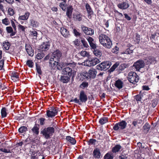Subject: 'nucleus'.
I'll use <instances>...</instances> for the list:
<instances>
[{"label":"nucleus","instance_id":"obj_1","mask_svg":"<svg viewBox=\"0 0 159 159\" xmlns=\"http://www.w3.org/2000/svg\"><path fill=\"white\" fill-rule=\"evenodd\" d=\"M56 127L54 125L43 127L40 130V134L46 139H50L55 133Z\"/></svg>","mask_w":159,"mask_h":159},{"label":"nucleus","instance_id":"obj_2","mask_svg":"<svg viewBox=\"0 0 159 159\" xmlns=\"http://www.w3.org/2000/svg\"><path fill=\"white\" fill-rule=\"evenodd\" d=\"M97 73V71L96 70L92 68L90 69L88 72L85 71H82L80 74V75L82 78V80H87L95 78Z\"/></svg>","mask_w":159,"mask_h":159},{"label":"nucleus","instance_id":"obj_3","mask_svg":"<svg viewBox=\"0 0 159 159\" xmlns=\"http://www.w3.org/2000/svg\"><path fill=\"white\" fill-rule=\"evenodd\" d=\"M79 97V99H78L77 98H75L74 99H71L70 102H74L75 103H78L79 105H81L82 103H85L88 100L87 95L84 90L80 91Z\"/></svg>","mask_w":159,"mask_h":159},{"label":"nucleus","instance_id":"obj_4","mask_svg":"<svg viewBox=\"0 0 159 159\" xmlns=\"http://www.w3.org/2000/svg\"><path fill=\"white\" fill-rule=\"evenodd\" d=\"M128 81L133 84H135L139 80V76L137 73L134 71H130L128 74Z\"/></svg>","mask_w":159,"mask_h":159},{"label":"nucleus","instance_id":"obj_5","mask_svg":"<svg viewBox=\"0 0 159 159\" xmlns=\"http://www.w3.org/2000/svg\"><path fill=\"white\" fill-rule=\"evenodd\" d=\"M111 65V62L107 60L97 65L96 68L98 70L105 71L109 69Z\"/></svg>","mask_w":159,"mask_h":159},{"label":"nucleus","instance_id":"obj_6","mask_svg":"<svg viewBox=\"0 0 159 159\" xmlns=\"http://www.w3.org/2000/svg\"><path fill=\"white\" fill-rule=\"evenodd\" d=\"M57 61H59V62L55 60H50L49 63L52 68L54 69L57 67L58 70H60L62 68L63 65L59 62L60 60H57Z\"/></svg>","mask_w":159,"mask_h":159},{"label":"nucleus","instance_id":"obj_7","mask_svg":"<svg viewBox=\"0 0 159 159\" xmlns=\"http://www.w3.org/2000/svg\"><path fill=\"white\" fill-rule=\"evenodd\" d=\"M62 72L64 75H67L70 76L72 75L74 76L75 74V72H74V70L73 71L72 69L69 67H66L63 69Z\"/></svg>","mask_w":159,"mask_h":159},{"label":"nucleus","instance_id":"obj_8","mask_svg":"<svg viewBox=\"0 0 159 159\" xmlns=\"http://www.w3.org/2000/svg\"><path fill=\"white\" fill-rule=\"evenodd\" d=\"M145 66V63L143 60H137L134 62L133 66L136 69L137 71H139V70L143 68Z\"/></svg>","mask_w":159,"mask_h":159},{"label":"nucleus","instance_id":"obj_9","mask_svg":"<svg viewBox=\"0 0 159 159\" xmlns=\"http://www.w3.org/2000/svg\"><path fill=\"white\" fill-rule=\"evenodd\" d=\"M51 44V42L48 41L43 42L40 46L39 50L42 52H45L48 50L50 48Z\"/></svg>","mask_w":159,"mask_h":159},{"label":"nucleus","instance_id":"obj_10","mask_svg":"<svg viewBox=\"0 0 159 159\" xmlns=\"http://www.w3.org/2000/svg\"><path fill=\"white\" fill-rule=\"evenodd\" d=\"M62 53L61 52L58 50H57L54 51L51 56V59H56L59 60L61 59Z\"/></svg>","mask_w":159,"mask_h":159},{"label":"nucleus","instance_id":"obj_11","mask_svg":"<svg viewBox=\"0 0 159 159\" xmlns=\"http://www.w3.org/2000/svg\"><path fill=\"white\" fill-rule=\"evenodd\" d=\"M39 125L36 123L34 124V126L31 129V131L32 132L33 135L35 136H37L39 132Z\"/></svg>","mask_w":159,"mask_h":159},{"label":"nucleus","instance_id":"obj_12","mask_svg":"<svg viewBox=\"0 0 159 159\" xmlns=\"http://www.w3.org/2000/svg\"><path fill=\"white\" fill-rule=\"evenodd\" d=\"M25 50L28 55L32 57L34 55V50L29 44H26L25 46Z\"/></svg>","mask_w":159,"mask_h":159},{"label":"nucleus","instance_id":"obj_13","mask_svg":"<svg viewBox=\"0 0 159 159\" xmlns=\"http://www.w3.org/2000/svg\"><path fill=\"white\" fill-rule=\"evenodd\" d=\"M87 40L89 43L91 49L94 50L97 49V46L96 44L94 43L93 39L91 37H89L87 39Z\"/></svg>","mask_w":159,"mask_h":159},{"label":"nucleus","instance_id":"obj_14","mask_svg":"<svg viewBox=\"0 0 159 159\" xmlns=\"http://www.w3.org/2000/svg\"><path fill=\"white\" fill-rule=\"evenodd\" d=\"M129 66V64H122L117 68L116 71L118 73H120L123 71L125 68L128 67Z\"/></svg>","mask_w":159,"mask_h":159},{"label":"nucleus","instance_id":"obj_15","mask_svg":"<svg viewBox=\"0 0 159 159\" xmlns=\"http://www.w3.org/2000/svg\"><path fill=\"white\" fill-rule=\"evenodd\" d=\"M97 60H84V65L86 66H91L96 65Z\"/></svg>","mask_w":159,"mask_h":159},{"label":"nucleus","instance_id":"obj_16","mask_svg":"<svg viewBox=\"0 0 159 159\" xmlns=\"http://www.w3.org/2000/svg\"><path fill=\"white\" fill-rule=\"evenodd\" d=\"M118 7L122 9H125L128 8L129 5L127 1L121 3H119L117 5Z\"/></svg>","mask_w":159,"mask_h":159},{"label":"nucleus","instance_id":"obj_17","mask_svg":"<svg viewBox=\"0 0 159 159\" xmlns=\"http://www.w3.org/2000/svg\"><path fill=\"white\" fill-rule=\"evenodd\" d=\"M11 77L12 80H15V81L19 80L20 73L15 71L10 72Z\"/></svg>","mask_w":159,"mask_h":159},{"label":"nucleus","instance_id":"obj_18","mask_svg":"<svg viewBox=\"0 0 159 159\" xmlns=\"http://www.w3.org/2000/svg\"><path fill=\"white\" fill-rule=\"evenodd\" d=\"M93 155L94 157L97 159H99L100 158L101 153L99 149L98 148H96L94 149Z\"/></svg>","mask_w":159,"mask_h":159},{"label":"nucleus","instance_id":"obj_19","mask_svg":"<svg viewBox=\"0 0 159 159\" xmlns=\"http://www.w3.org/2000/svg\"><path fill=\"white\" fill-rule=\"evenodd\" d=\"M104 47L107 48H110L112 45V42L109 38V40H106L104 42L101 43Z\"/></svg>","mask_w":159,"mask_h":159},{"label":"nucleus","instance_id":"obj_20","mask_svg":"<svg viewBox=\"0 0 159 159\" xmlns=\"http://www.w3.org/2000/svg\"><path fill=\"white\" fill-rule=\"evenodd\" d=\"M109 38L108 36L103 34H101L99 36V41L100 43L104 42L106 40H109Z\"/></svg>","mask_w":159,"mask_h":159},{"label":"nucleus","instance_id":"obj_21","mask_svg":"<svg viewBox=\"0 0 159 159\" xmlns=\"http://www.w3.org/2000/svg\"><path fill=\"white\" fill-rule=\"evenodd\" d=\"M71 76L67 75H64L61 76L60 81L64 83H68L69 81Z\"/></svg>","mask_w":159,"mask_h":159},{"label":"nucleus","instance_id":"obj_22","mask_svg":"<svg viewBox=\"0 0 159 159\" xmlns=\"http://www.w3.org/2000/svg\"><path fill=\"white\" fill-rule=\"evenodd\" d=\"M61 34L65 37H68L69 35V31L64 27L61 28Z\"/></svg>","mask_w":159,"mask_h":159},{"label":"nucleus","instance_id":"obj_23","mask_svg":"<svg viewBox=\"0 0 159 159\" xmlns=\"http://www.w3.org/2000/svg\"><path fill=\"white\" fill-rule=\"evenodd\" d=\"M73 16L75 20L80 21L82 20V15L80 14L74 13Z\"/></svg>","mask_w":159,"mask_h":159},{"label":"nucleus","instance_id":"obj_24","mask_svg":"<svg viewBox=\"0 0 159 159\" xmlns=\"http://www.w3.org/2000/svg\"><path fill=\"white\" fill-rule=\"evenodd\" d=\"M123 84V82L119 79L117 80L115 84V86L119 89L122 88Z\"/></svg>","mask_w":159,"mask_h":159},{"label":"nucleus","instance_id":"obj_25","mask_svg":"<svg viewBox=\"0 0 159 159\" xmlns=\"http://www.w3.org/2000/svg\"><path fill=\"white\" fill-rule=\"evenodd\" d=\"M41 62V61L40 62L38 61L37 62H35L36 71L37 73L39 75H42V73L40 67V63Z\"/></svg>","mask_w":159,"mask_h":159},{"label":"nucleus","instance_id":"obj_26","mask_svg":"<svg viewBox=\"0 0 159 159\" xmlns=\"http://www.w3.org/2000/svg\"><path fill=\"white\" fill-rule=\"evenodd\" d=\"M118 123L119 125L120 129L123 130L126 128L127 123L125 121L122 120Z\"/></svg>","mask_w":159,"mask_h":159},{"label":"nucleus","instance_id":"obj_27","mask_svg":"<svg viewBox=\"0 0 159 159\" xmlns=\"http://www.w3.org/2000/svg\"><path fill=\"white\" fill-rule=\"evenodd\" d=\"M151 128V126L149 123L146 122L143 127V131H144L146 132V133H147L149 131Z\"/></svg>","mask_w":159,"mask_h":159},{"label":"nucleus","instance_id":"obj_28","mask_svg":"<svg viewBox=\"0 0 159 159\" xmlns=\"http://www.w3.org/2000/svg\"><path fill=\"white\" fill-rule=\"evenodd\" d=\"M66 139L73 145H74L76 143V141L75 139L74 138L71 137L70 136H67Z\"/></svg>","mask_w":159,"mask_h":159},{"label":"nucleus","instance_id":"obj_29","mask_svg":"<svg viewBox=\"0 0 159 159\" xmlns=\"http://www.w3.org/2000/svg\"><path fill=\"white\" fill-rule=\"evenodd\" d=\"M143 96V95L142 94H141L140 92L139 94H138L134 97V98L135 100L138 103L139 102H141L142 98Z\"/></svg>","mask_w":159,"mask_h":159},{"label":"nucleus","instance_id":"obj_30","mask_svg":"<svg viewBox=\"0 0 159 159\" xmlns=\"http://www.w3.org/2000/svg\"><path fill=\"white\" fill-rule=\"evenodd\" d=\"M108 119L107 117H104L100 119L99 123L101 125H103L108 122Z\"/></svg>","mask_w":159,"mask_h":159},{"label":"nucleus","instance_id":"obj_31","mask_svg":"<svg viewBox=\"0 0 159 159\" xmlns=\"http://www.w3.org/2000/svg\"><path fill=\"white\" fill-rule=\"evenodd\" d=\"M73 9L72 8V7H69L67 8L66 15L69 18H70L71 17Z\"/></svg>","mask_w":159,"mask_h":159},{"label":"nucleus","instance_id":"obj_32","mask_svg":"<svg viewBox=\"0 0 159 159\" xmlns=\"http://www.w3.org/2000/svg\"><path fill=\"white\" fill-rule=\"evenodd\" d=\"M30 15V13L29 12H26L25 13L24 15L19 16V19L22 20H26L28 19Z\"/></svg>","mask_w":159,"mask_h":159},{"label":"nucleus","instance_id":"obj_33","mask_svg":"<svg viewBox=\"0 0 159 159\" xmlns=\"http://www.w3.org/2000/svg\"><path fill=\"white\" fill-rule=\"evenodd\" d=\"M121 146L119 144H116L113 147L112 149V151L113 153L118 152L121 148Z\"/></svg>","mask_w":159,"mask_h":159},{"label":"nucleus","instance_id":"obj_34","mask_svg":"<svg viewBox=\"0 0 159 159\" xmlns=\"http://www.w3.org/2000/svg\"><path fill=\"white\" fill-rule=\"evenodd\" d=\"M85 7L89 15H91L93 14V12L88 3H87L86 4Z\"/></svg>","mask_w":159,"mask_h":159},{"label":"nucleus","instance_id":"obj_35","mask_svg":"<svg viewBox=\"0 0 159 159\" xmlns=\"http://www.w3.org/2000/svg\"><path fill=\"white\" fill-rule=\"evenodd\" d=\"M2 45L5 49L8 50L9 49L11 44L8 41H5L3 42Z\"/></svg>","mask_w":159,"mask_h":159},{"label":"nucleus","instance_id":"obj_36","mask_svg":"<svg viewBox=\"0 0 159 159\" xmlns=\"http://www.w3.org/2000/svg\"><path fill=\"white\" fill-rule=\"evenodd\" d=\"M89 85L88 82L84 81L80 85L79 87L82 89H86Z\"/></svg>","mask_w":159,"mask_h":159},{"label":"nucleus","instance_id":"obj_37","mask_svg":"<svg viewBox=\"0 0 159 159\" xmlns=\"http://www.w3.org/2000/svg\"><path fill=\"white\" fill-rule=\"evenodd\" d=\"M61 1L63 2L60 3L59 6L63 11H65L66 7V0Z\"/></svg>","mask_w":159,"mask_h":159},{"label":"nucleus","instance_id":"obj_38","mask_svg":"<svg viewBox=\"0 0 159 159\" xmlns=\"http://www.w3.org/2000/svg\"><path fill=\"white\" fill-rule=\"evenodd\" d=\"M120 62L119 61L115 63L109 70L110 72H113L117 67L119 66Z\"/></svg>","mask_w":159,"mask_h":159},{"label":"nucleus","instance_id":"obj_39","mask_svg":"<svg viewBox=\"0 0 159 159\" xmlns=\"http://www.w3.org/2000/svg\"><path fill=\"white\" fill-rule=\"evenodd\" d=\"M1 114L2 118H5L7 116V109L5 107H3L1 110Z\"/></svg>","mask_w":159,"mask_h":159},{"label":"nucleus","instance_id":"obj_40","mask_svg":"<svg viewBox=\"0 0 159 159\" xmlns=\"http://www.w3.org/2000/svg\"><path fill=\"white\" fill-rule=\"evenodd\" d=\"M104 159H113V154L111 152H108L104 156Z\"/></svg>","mask_w":159,"mask_h":159},{"label":"nucleus","instance_id":"obj_41","mask_svg":"<svg viewBox=\"0 0 159 159\" xmlns=\"http://www.w3.org/2000/svg\"><path fill=\"white\" fill-rule=\"evenodd\" d=\"M31 25L33 27H37L39 25V23L34 20L32 19L30 20Z\"/></svg>","mask_w":159,"mask_h":159},{"label":"nucleus","instance_id":"obj_42","mask_svg":"<svg viewBox=\"0 0 159 159\" xmlns=\"http://www.w3.org/2000/svg\"><path fill=\"white\" fill-rule=\"evenodd\" d=\"M46 115L48 117L52 118L54 117L55 116L54 113L53 111L48 110L46 111Z\"/></svg>","mask_w":159,"mask_h":159},{"label":"nucleus","instance_id":"obj_43","mask_svg":"<svg viewBox=\"0 0 159 159\" xmlns=\"http://www.w3.org/2000/svg\"><path fill=\"white\" fill-rule=\"evenodd\" d=\"M87 143L89 145H95L96 142H97V140L94 139H90L89 140L87 141Z\"/></svg>","mask_w":159,"mask_h":159},{"label":"nucleus","instance_id":"obj_44","mask_svg":"<svg viewBox=\"0 0 159 159\" xmlns=\"http://www.w3.org/2000/svg\"><path fill=\"white\" fill-rule=\"evenodd\" d=\"M38 122L39 123V126H43L45 124L46 119L43 117L40 118L38 120Z\"/></svg>","mask_w":159,"mask_h":159},{"label":"nucleus","instance_id":"obj_45","mask_svg":"<svg viewBox=\"0 0 159 159\" xmlns=\"http://www.w3.org/2000/svg\"><path fill=\"white\" fill-rule=\"evenodd\" d=\"M28 130L27 128L25 126L20 127L18 129V131L20 133H23Z\"/></svg>","mask_w":159,"mask_h":159},{"label":"nucleus","instance_id":"obj_46","mask_svg":"<svg viewBox=\"0 0 159 159\" xmlns=\"http://www.w3.org/2000/svg\"><path fill=\"white\" fill-rule=\"evenodd\" d=\"M81 42L84 48H87L89 47L87 42L84 38H81Z\"/></svg>","mask_w":159,"mask_h":159},{"label":"nucleus","instance_id":"obj_47","mask_svg":"<svg viewBox=\"0 0 159 159\" xmlns=\"http://www.w3.org/2000/svg\"><path fill=\"white\" fill-rule=\"evenodd\" d=\"M59 108L57 107H52L51 108V110L53 111L55 116L57 115L58 111H60Z\"/></svg>","mask_w":159,"mask_h":159},{"label":"nucleus","instance_id":"obj_48","mask_svg":"<svg viewBox=\"0 0 159 159\" xmlns=\"http://www.w3.org/2000/svg\"><path fill=\"white\" fill-rule=\"evenodd\" d=\"M45 55V54L42 52L39 53L36 55V57L38 60L42 59Z\"/></svg>","mask_w":159,"mask_h":159},{"label":"nucleus","instance_id":"obj_49","mask_svg":"<svg viewBox=\"0 0 159 159\" xmlns=\"http://www.w3.org/2000/svg\"><path fill=\"white\" fill-rule=\"evenodd\" d=\"M26 65L29 67L32 68L34 67V63L33 62L32 60H27Z\"/></svg>","mask_w":159,"mask_h":159},{"label":"nucleus","instance_id":"obj_50","mask_svg":"<svg viewBox=\"0 0 159 159\" xmlns=\"http://www.w3.org/2000/svg\"><path fill=\"white\" fill-rule=\"evenodd\" d=\"M93 53L94 55L98 57H100L101 55V53L100 51L98 50L97 49L94 50Z\"/></svg>","mask_w":159,"mask_h":159},{"label":"nucleus","instance_id":"obj_51","mask_svg":"<svg viewBox=\"0 0 159 159\" xmlns=\"http://www.w3.org/2000/svg\"><path fill=\"white\" fill-rule=\"evenodd\" d=\"M88 33H87V35L91 36L94 34V30L93 29L91 28H88Z\"/></svg>","mask_w":159,"mask_h":159},{"label":"nucleus","instance_id":"obj_52","mask_svg":"<svg viewBox=\"0 0 159 159\" xmlns=\"http://www.w3.org/2000/svg\"><path fill=\"white\" fill-rule=\"evenodd\" d=\"M73 33L74 35L76 37H79L80 36L81 33L77 31L75 29H74L73 30Z\"/></svg>","mask_w":159,"mask_h":159},{"label":"nucleus","instance_id":"obj_53","mask_svg":"<svg viewBox=\"0 0 159 159\" xmlns=\"http://www.w3.org/2000/svg\"><path fill=\"white\" fill-rule=\"evenodd\" d=\"M0 151L4 153H11V150L10 149H7L2 148H0Z\"/></svg>","mask_w":159,"mask_h":159},{"label":"nucleus","instance_id":"obj_54","mask_svg":"<svg viewBox=\"0 0 159 159\" xmlns=\"http://www.w3.org/2000/svg\"><path fill=\"white\" fill-rule=\"evenodd\" d=\"M81 28L82 30L84 32V33L87 34V33H88V28L84 26H81Z\"/></svg>","mask_w":159,"mask_h":159},{"label":"nucleus","instance_id":"obj_55","mask_svg":"<svg viewBox=\"0 0 159 159\" xmlns=\"http://www.w3.org/2000/svg\"><path fill=\"white\" fill-rule=\"evenodd\" d=\"M152 107L154 108L155 107L157 104V101L156 99H153L152 100L151 102Z\"/></svg>","mask_w":159,"mask_h":159},{"label":"nucleus","instance_id":"obj_56","mask_svg":"<svg viewBox=\"0 0 159 159\" xmlns=\"http://www.w3.org/2000/svg\"><path fill=\"white\" fill-rule=\"evenodd\" d=\"M113 129L114 130L117 131L120 129L119 125L118 123H116L114 126L113 127Z\"/></svg>","mask_w":159,"mask_h":159},{"label":"nucleus","instance_id":"obj_57","mask_svg":"<svg viewBox=\"0 0 159 159\" xmlns=\"http://www.w3.org/2000/svg\"><path fill=\"white\" fill-rule=\"evenodd\" d=\"M8 12L11 16H12L14 13V11L11 8H9L8 9Z\"/></svg>","mask_w":159,"mask_h":159},{"label":"nucleus","instance_id":"obj_58","mask_svg":"<svg viewBox=\"0 0 159 159\" xmlns=\"http://www.w3.org/2000/svg\"><path fill=\"white\" fill-rule=\"evenodd\" d=\"M80 54L81 56H88L89 55V53H88L86 51H83L81 52Z\"/></svg>","mask_w":159,"mask_h":159},{"label":"nucleus","instance_id":"obj_59","mask_svg":"<svg viewBox=\"0 0 159 159\" xmlns=\"http://www.w3.org/2000/svg\"><path fill=\"white\" fill-rule=\"evenodd\" d=\"M6 30L8 33H10L13 31L12 28L11 26L7 27L6 28Z\"/></svg>","mask_w":159,"mask_h":159},{"label":"nucleus","instance_id":"obj_60","mask_svg":"<svg viewBox=\"0 0 159 159\" xmlns=\"http://www.w3.org/2000/svg\"><path fill=\"white\" fill-rule=\"evenodd\" d=\"M2 22L6 25H8L9 24V20L8 19L6 18L2 20Z\"/></svg>","mask_w":159,"mask_h":159},{"label":"nucleus","instance_id":"obj_61","mask_svg":"<svg viewBox=\"0 0 159 159\" xmlns=\"http://www.w3.org/2000/svg\"><path fill=\"white\" fill-rule=\"evenodd\" d=\"M133 52V50L130 49L129 48L127 49L125 51L124 53L126 54H129L132 53Z\"/></svg>","mask_w":159,"mask_h":159},{"label":"nucleus","instance_id":"obj_62","mask_svg":"<svg viewBox=\"0 0 159 159\" xmlns=\"http://www.w3.org/2000/svg\"><path fill=\"white\" fill-rule=\"evenodd\" d=\"M4 60H0V70H3L4 64Z\"/></svg>","mask_w":159,"mask_h":159},{"label":"nucleus","instance_id":"obj_63","mask_svg":"<svg viewBox=\"0 0 159 159\" xmlns=\"http://www.w3.org/2000/svg\"><path fill=\"white\" fill-rule=\"evenodd\" d=\"M18 27L19 29L20 30H21L23 32H25V27L20 24L19 25Z\"/></svg>","mask_w":159,"mask_h":159},{"label":"nucleus","instance_id":"obj_64","mask_svg":"<svg viewBox=\"0 0 159 159\" xmlns=\"http://www.w3.org/2000/svg\"><path fill=\"white\" fill-rule=\"evenodd\" d=\"M74 44L77 46L80 45V42L78 39H76L75 41L73 42Z\"/></svg>","mask_w":159,"mask_h":159}]
</instances>
